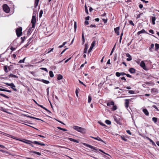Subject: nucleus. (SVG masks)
Instances as JSON below:
<instances>
[{
    "mask_svg": "<svg viewBox=\"0 0 159 159\" xmlns=\"http://www.w3.org/2000/svg\"><path fill=\"white\" fill-rule=\"evenodd\" d=\"M0 95L2 97L6 98H9V97H8L7 96L4 95V94H2V93H0Z\"/></svg>",
    "mask_w": 159,
    "mask_h": 159,
    "instance_id": "4c0bfd02",
    "label": "nucleus"
},
{
    "mask_svg": "<svg viewBox=\"0 0 159 159\" xmlns=\"http://www.w3.org/2000/svg\"><path fill=\"white\" fill-rule=\"evenodd\" d=\"M115 45H116V44L115 45V46L114 47V48L112 49V50L111 51V53L110 54V55H112V53L114 51V48H115Z\"/></svg>",
    "mask_w": 159,
    "mask_h": 159,
    "instance_id": "c03bdc74",
    "label": "nucleus"
},
{
    "mask_svg": "<svg viewBox=\"0 0 159 159\" xmlns=\"http://www.w3.org/2000/svg\"><path fill=\"white\" fill-rule=\"evenodd\" d=\"M143 111L146 116H148L149 114L147 109H143Z\"/></svg>",
    "mask_w": 159,
    "mask_h": 159,
    "instance_id": "dca6fc26",
    "label": "nucleus"
},
{
    "mask_svg": "<svg viewBox=\"0 0 159 159\" xmlns=\"http://www.w3.org/2000/svg\"><path fill=\"white\" fill-rule=\"evenodd\" d=\"M140 65L143 69L146 70L145 64L143 61H141Z\"/></svg>",
    "mask_w": 159,
    "mask_h": 159,
    "instance_id": "6e6552de",
    "label": "nucleus"
},
{
    "mask_svg": "<svg viewBox=\"0 0 159 159\" xmlns=\"http://www.w3.org/2000/svg\"><path fill=\"white\" fill-rule=\"evenodd\" d=\"M125 107L127 108L129 107V100L126 99H125Z\"/></svg>",
    "mask_w": 159,
    "mask_h": 159,
    "instance_id": "ddd939ff",
    "label": "nucleus"
},
{
    "mask_svg": "<svg viewBox=\"0 0 159 159\" xmlns=\"http://www.w3.org/2000/svg\"><path fill=\"white\" fill-rule=\"evenodd\" d=\"M4 70L6 72H8V71L7 69V66H4Z\"/></svg>",
    "mask_w": 159,
    "mask_h": 159,
    "instance_id": "e433bc0d",
    "label": "nucleus"
},
{
    "mask_svg": "<svg viewBox=\"0 0 159 159\" xmlns=\"http://www.w3.org/2000/svg\"><path fill=\"white\" fill-rule=\"evenodd\" d=\"M36 22V16H33L31 21V23L32 24V28H34L35 27Z\"/></svg>",
    "mask_w": 159,
    "mask_h": 159,
    "instance_id": "7ed1b4c3",
    "label": "nucleus"
},
{
    "mask_svg": "<svg viewBox=\"0 0 159 159\" xmlns=\"http://www.w3.org/2000/svg\"><path fill=\"white\" fill-rule=\"evenodd\" d=\"M152 107L154 108H155V109L158 110V108L155 105H153V106H152Z\"/></svg>",
    "mask_w": 159,
    "mask_h": 159,
    "instance_id": "338daca9",
    "label": "nucleus"
},
{
    "mask_svg": "<svg viewBox=\"0 0 159 159\" xmlns=\"http://www.w3.org/2000/svg\"><path fill=\"white\" fill-rule=\"evenodd\" d=\"M105 123L107 125H111V121L109 120H106V121H105Z\"/></svg>",
    "mask_w": 159,
    "mask_h": 159,
    "instance_id": "2f4dec72",
    "label": "nucleus"
},
{
    "mask_svg": "<svg viewBox=\"0 0 159 159\" xmlns=\"http://www.w3.org/2000/svg\"><path fill=\"white\" fill-rule=\"evenodd\" d=\"M32 143L36 144H39L40 145L42 146H44L45 145V144L43 143H40L39 142L37 141H34L33 142H31Z\"/></svg>",
    "mask_w": 159,
    "mask_h": 159,
    "instance_id": "1a4fd4ad",
    "label": "nucleus"
},
{
    "mask_svg": "<svg viewBox=\"0 0 159 159\" xmlns=\"http://www.w3.org/2000/svg\"><path fill=\"white\" fill-rule=\"evenodd\" d=\"M92 100L91 97L90 95H89L88 96V102L90 103Z\"/></svg>",
    "mask_w": 159,
    "mask_h": 159,
    "instance_id": "c9c22d12",
    "label": "nucleus"
},
{
    "mask_svg": "<svg viewBox=\"0 0 159 159\" xmlns=\"http://www.w3.org/2000/svg\"><path fill=\"white\" fill-rule=\"evenodd\" d=\"M73 129L78 131L82 133H84L85 132V129L78 126H74L73 127Z\"/></svg>",
    "mask_w": 159,
    "mask_h": 159,
    "instance_id": "f03ea898",
    "label": "nucleus"
},
{
    "mask_svg": "<svg viewBox=\"0 0 159 159\" xmlns=\"http://www.w3.org/2000/svg\"><path fill=\"white\" fill-rule=\"evenodd\" d=\"M128 92L129 93L131 94H133L134 93V91L132 90H129Z\"/></svg>",
    "mask_w": 159,
    "mask_h": 159,
    "instance_id": "49530a36",
    "label": "nucleus"
},
{
    "mask_svg": "<svg viewBox=\"0 0 159 159\" xmlns=\"http://www.w3.org/2000/svg\"><path fill=\"white\" fill-rule=\"evenodd\" d=\"M117 109V107L116 105H114L111 108V110L112 111H114Z\"/></svg>",
    "mask_w": 159,
    "mask_h": 159,
    "instance_id": "4be33fe9",
    "label": "nucleus"
},
{
    "mask_svg": "<svg viewBox=\"0 0 159 159\" xmlns=\"http://www.w3.org/2000/svg\"><path fill=\"white\" fill-rule=\"evenodd\" d=\"M49 75L51 77H53L54 76V74L52 71H50L49 72Z\"/></svg>",
    "mask_w": 159,
    "mask_h": 159,
    "instance_id": "a878e982",
    "label": "nucleus"
},
{
    "mask_svg": "<svg viewBox=\"0 0 159 159\" xmlns=\"http://www.w3.org/2000/svg\"><path fill=\"white\" fill-rule=\"evenodd\" d=\"M149 32L150 33H152V34H154V32L153 30H149Z\"/></svg>",
    "mask_w": 159,
    "mask_h": 159,
    "instance_id": "5fc2aeb1",
    "label": "nucleus"
},
{
    "mask_svg": "<svg viewBox=\"0 0 159 159\" xmlns=\"http://www.w3.org/2000/svg\"><path fill=\"white\" fill-rule=\"evenodd\" d=\"M152 92H154L156 93H158V90L156 89H152Z\"/></svg>",
    "mask_w": 159,
    "mask_h": 159,
    "instance_id": "c756f323",
    "label": "nucleus"
},
{
    "mask_svg": "<svg viewBox=\"0 0 159 159\" xmlns=\"http://www.w3.org/2000/svg\"><path fill=\"white\" fill-rule=\"evenodd\" d=\"M120 30L119 27H117L114 28V31L116 33L117 35H119L120 34V32L119 31Z\"/></svg>",
    "mask_w": 159,
    "mask_h": 159,
    "instance_id": "9d476101",
    "label": "nucleus"
},
{
    "mask_svg": "<svg viewBox=\"0 0 159 159\" xmlns=\"http://www.w3.org/2000/svg\"><path fill=\"white\" fill-rule=\"evenodd\" d=\"M136 70L133 68H131L129 69V71L131 74L134 73Z\"/></svg>",
    "mask_w": 159,
    "mask_h": 159,
    "instance_id": "2eb2a0df",
    "label": "nucleus"
},
{
    "mask_svg": "<svg viewBox=\"0 0 159 159\" xmlns=\"http://www.w3.org/2000/svg\"><path fill=\"white\" fill-rule=\"evenodd\" d=\"M3 9L4 11L7 13H8L10 11L9 7L6 4H4L3 5Z\"/></svg>",
    "mask_w": 159,
    "mask_h": 159,
    "instance_id": "39448f33",
    "label": "nucleus"
},
{
    "mask_svg": "<svg viewBox=\"0 0 159 159\" xmlns=\"http://www.w3.org/2000/svg\"><path fill=\"white\" fill-rule=\"evenodd\" d=\"M126 75L127 77H128L129 78H131L132 77V76L129 74H126V75Z\"/></svg>",
    "mask_w": 159,
    "mask_h": 159,
    "instance_id": "bf43d9fd",
    "label": "nucleus"
},
{
    "mask_svg": "<svg viewBox=\"0 0 159 159\" xmlns=\"http://www.w3.org/2000/svg\"><path fill=\"white\" fill-rule=\"evenodd\" d=\"M21 141L24 143H25L26 144H29V143H29V142H31L30 140H26V139L24 140V141Z\"/></svg>",
    "mask_w": 159,
    "mask_h": 159,
    "instance_id": "cd10ccee",
    "label": "nucleus"
},
{
    "mask_svg": "<svg viewBox=\"0 0 159 159\" xmlns=\"http://www.w3.org/2000/svg\"><path fill=\"white\" fill-rule=\"evenodd\" d=\"M156 20V18L155 17H152V24L153 25H154L155 24V21Z\"/></svg>",
    "mask_w": 159,
    "mask_h": 159,
    "instance_id": "412c9836",
    "label": "nucleus"
},
{
    "mask_svg": "<svg viewBox=\"0 0 159 159\" xmlns=\"http://www.w3.org/2000/svg\"><path fill=\"white\" fill-rule=\"evenodd\" d=\"M142 33H146V34H150L148 33V32H146L144 29H142L141 30L139 31L137 33V34L139 35L140 34H142Z\"/></svg>",
    "mask_w": 159,
    "mask_h": 159,
    "instance_id": "f8f14e48",
    "label": "nucleus"
},
{
    "mask_svg": "<svg viewBox=\"0 0 159 159\" xmlns=\"http://www.w3.org/2000/svg\"><path fill=\"white\" fill-rule=\"evenodd\" d=\"M10 49L12 50V51H14L16 49V48H13V47H11Z\"/></svg>",
    "mask_w": 159,
    "mask_h": 159,
    "instance_id": "13d9d810",
    "label": "nucleus"
},
{
    "mask_svg": "<svg viewBox=\"0 0 159 159\" xmlns=\"http://www.w3.org/2000/svg\"><path fill=\"white\" fill-rule=\"evenodd\" d=\"M154 47V45L152 43L150 46V47L149 48V49L150 50L152 48Z\"/></svg>",
    "mask_w": 159,
    "mask_h": 159,
    "instance_id": "09e8293b",
    "label": "nucleus"
},
{
    "mask_svg": "<svg viewBox=\"0 0 159 159\" xmlns=\"http://www.w3.org/2000/svg\"><path fill=\"white\" fill-rule=\"evenodd\" d=\"M116 75L117 77H120L121 75L120 73L116 72Z\"/></svg>",
    "mask_w": 159,
    "mask_h": 159,
    "instance_id": "ea45409f",
    "label": "nucleus"
},
{
    "mask_svg": "<svg viewBox=\"0 0 159 159\" xmlns=\"http://www.w3.org/2000/svg\"><path fill=\"white\" fill-rule=\"evenodd\" d=\"M41 69H42L45 71H46V72H48V70L47 69V68H40Z\"/></svg>",
    "mask_w": 159,
    "mask_h": 159,
    "instance_id": "3c124183",
    "label": "nucleus"
},
{
    "mask_svg": "<svg viewBox=\"0 0 159 159\" xmlns=\"http://www.w3.org/2000/svg\"><path fill=\"white\" fill-rule=\"evenodd\" d=\"M93 48L91 47H90L89 49V51H88V53H90L92 51V49H93Z\"/></svg>",
    "mask_w": 159,
    "mask_h": 159,
    "instance_id": "6e6d98bb",
    "label": "nucleus"
},
{
    "mask_svg": "<svg viewBox=\"0 0 159 159\" xmlns=\"http://www.w3.org/2000/svg\"><path fill=\"white\" fill-rule=\"evenodd\" d=\"M22 28L21 27H20L16 30V33L18 37H20L21 35L22 34Z\"/></svg>",
    "mask_w": 159,
    "mask_h": 159,
    "instance_id": "20e7f679",
    "label": "nucleus"
},
{
    "mask_svg": "<svg viewBox=\"0 0 159 159\" xmlns=\"http://www.w3.org/2000/svg\"><path fill=\"white\" fill-rule=\"evenodd\" d=\"M37 80L40 81H41L43 83L46 84H48L49 83V81L43 80V79H42L41 80H39V79H37Z\"/></svg>",
    "mask_w": 159,
    "mask_h": 159,
    "instance_id": "f3484780",
    "label": "nucleus"
},
{
    "mask_svg": "<svg viewBox=\"0 0 159 159\" xmlns=\"http://www.w3.org/2000/svg\"><path fill=\"white\" fill-rule=\"evenodd\" d=\"M114 119H115V121L116 122L117 124H119V120H118L116 119V117L114 118Z\"/></svg>",
    "mask_w": 159,
    "mask_h": 159,
    "instance_id": "680f3d73",
    "label": "nucleus"
},
{
    "mask_svg": "<svg viewBox=\"0 0 159 159\" xmlns=\"http://www.w3.org/2000/svg\"><path fill=\"white\" fill-rule=\"evenodd\" d=\"M88 45L87 44H85V48L84 49V53H86L88 49Z\"/></svg>",
    "mask_w": 159,
    "mask_h": 159,
    "instance_id": "6ab92c4d",
    "label": "nucleus"
},
{
    "mask_svg": "<svg viewBox=\"0 0 159 159\" xmlns=\"http://www.w3.org/2000/svg\"><path fill=\"white\" fill-rule=\"evenodd\" d=\"M107 106H109L110 105L114 106V102L113 101H111V102H108L107 103Z\"/></svg>",
    "mask_w": 159,
    "mask_h": 159,
    "instance_id": "aec40b11",
    "label": "nucleus"
},
{
    "mask_svg": "<svg viewBox=\"0 0 159 159\" xmlns=\"http://www.w3.org/2000/svg\"><path fill=\"white\" fill-rule=\"evenodd\" d=\"M126 132L129 134L130 135H131V133L129 130H126Z\"/></svg>",
    "mask_w": 159,
    "mask_h": 159,
    "instance_id": "864d4df0",
    "label": "nucleus"
},
{
    "mask_svg": "<svg viewBox=\"0 0 159 159\" xmlns=\"http://www.w3.org/2000/svg\"><path fill=\"white\" fill-rule=\"evenodd\" d=\"M5 84L7 85L10 86L11 89H12L14 91H16L17 90L15 88L16 87L15 85L13 83L9 84L8 83H6Z\"/></svg>",
    "mask_w": 159,
    "mask_h": 159,
    "instance_id": "423d86ee",
    "label": "nucleus"
},
{
    "mask_svg": "<svg viewBox=\"0 0 159 159\" xmlns=\"http://www.w3.org/2000/svg\"><path fill=\"white\" fill-rule=\"evenodd\" d=\"M31 152L34 153H35L38 155H39V156L41 155V153L39 152H35V151H31Z\"/></svg>",
    "mask_w": 159,
    "mask_h": 159,
    "instance_id": "f704fd0d",
    "label": "nucleus"
},
{
    "mask_svg": "<svg viewBox=\"0 0 159 159\" xmlns=\"http://www.w3.org/2000/svg\"><path fill=\"white\" fill-rule=\"evenodd\" d=\"M147 139H148L151 143H152V144L153 145L156 146L155 143L151 139H150V138H149L148 137H147Z\"/></svg>",
    "mask_w": 159,
    "mask_h": 159,
    "instance_id": "a211bd4d",
    "label": "nucleus"
},
{
    "mask_svg": "<svg viewBox=\"0 0 159 159\" xmlns=\"http://www.w3.org/2000/svg\"><path fill=\"white\" fill-rule=\"evenodd\" d=\"M120 74L121 75H126V74L124 72H120Z\"/></svg>",
    "mask_w": 159,
    "mask_h": 159,
    "instance_id": "0e129e2a",
    "label": "nucleus"
},
{
    "mask_svg": "<svg viewBox=\"0 0 159 159\" xmlns=\"http://www.w3.org/2000/svg\"><path fill=\"white\" fill-rule=\"evenodd\" d=\"M157 118L156 117H153L152 118V121L156 123L157 121Z\"/></svg>",
    "mask_w": 159,
    "mask_h": 159,
    "instance_id": "bb28decb",
    "label": "nucleus"
},
{
    "mask_svg": "<svg viewBox=\"0 0 159 159\" xmlns=\"http://www.w3.org/2000/svg\"><path fill=\"white\" fill-rule=\"evenodd\" d=\"M32 28H30L29 30H28V34H30L31 32L32 31Z\"/></svg>",
    "mask_w": 159,
    "mask_h": 159,
    "instance_id": "79ce46f5",
    "label": "nucleus"
},
{
    "mask_svg": "<svg viewBox=\"0 0 159 159\" xmlns=\"http://www.w3.org/2000/svg\"><path fill=\"white\" fill-rule=\"evenodd\" d=\"M121 139L123 140H124L125 141H127V139H126L125 137L121 136Z\"/></svg>",
    "mask_w": 159,
    "mask_h": 159,
    "instance_id": "37998d69",
    "label": "nucleus"
},
{
    "mask_svg": "<svg viewBox=\"0 0 159 159\" xmlns=\"http://www.w3.org/2000/svg\"><path fill=\"white\" fill-rule=\"evenodd\" d=\"M126 55L127 57H129L128 58H127V61H131L132 60L131 57L129 54L128 53H126Z\"/></svg>",
    "mask_w": 159,
    "mask_h": 159,
    "instance_id": "4468645a",
    "label": "nucleus"
},
{
    "mask_svg": "<svg viewBox=\"0 0 159 159\" xmlns=\"http://www.w3.org/2000/svg\"><path fill=\"white\" fill-rule=\"evenodd\" d=\"M75 93H76V96H77V97H78V90L77 89H76V91H75Z\"/></svg>",
    "mask_w": 159,
    "mask_h": 159,
    "instance_id": "052dcab7",
    "label": "nucleus"
},
{
    "mask_svg": "<svg viewBox=\"0 0 159 159\" xmlns=\"http://www.w3.org/2000/svg\"><path fill=\"white\" fill-rule=\"evenodd\" d=\"M82 39H84V32L83 31L82 34Z\"/></svg>",
    "mask_w": 159,
    "mask_h": 159,
    "instance_id": "4d7b16f0",
    "label": "nucleus"
},
{
    "mask_svg": "<svg viewBox=\"0 0 159 159\" xmlns=\"http://www.w3.org/2000/svg\"><path fill=\"white\" fill-rule=\"evenodd\" d=\"M98 123L100 124L102 126H106V125L105 124H103V123L101 122H99Z\"/></svg>",
    "mask_w": 159,
    "mask_h": 159,
    "instance_id": "8fccbe9b",
    "label": "nucleus"
},
{
    "mask_svg": "<svg viewBox=\"0 0 159 159\" xmlns=\"http://www.w3.org/2000/svg\"><path fill=\"white\" fill-rule=\"evenodd\" d=\"M30 44V43L29 42V41H28V42L24 46V47H26L29 46Z\"/></svg>",
    "mask_w": 159,
    "mask_h": 159,
    "instance_id": "603ef678",
    "label": "nucleus"
},
{
    "mask_svg": "<svg viewBox=\"0 0 159 159\" xmlns=\"http://www.w3.org/2000/svg\"><path fill=\"white\" fill-rule=\"evenodd\" d=\"M90 137L93 139H94L95 140H97L98 141H101L103 143H104L105 144H106V143L104 141H103V140H102L98 136H97V137H94L93 136H90Z\"/></svg>",
    "mask_w": 159,
    "mask_h": 159,
    "instance_id": "0eeeda50",
    "label": "nucleus"
},
{
    "mask_svg": "<svg viewBox=\"0 0 159 159\" xmlns=\"http://www.w3.org/2000/svg\"><path fill=\"white\" fill-rule=\"evenodd\" d=\"M26 39V38L25 37V36H24L23 37H21V43H23V42H24V40Z\"/></svg>",
    "mask_w": 159,
    "mask_h": 159,
    "instance_id": "72a5a7b5",
    "label": "nucleus"
},
{
    "mask_svg": "<svg viewBox=\"0 0 159 159\" xmlns=\"http://www.w3.org/2000/svg\"><path fill=\"white\" fill-rule=\"evenodd\" d=\"M155 50H157L159 48V44L155 43Z\"/></svg>",
    "mask_w": 159,
    "mask_h": 159,
    "instance_id": "b1692460",
    "label": "nucleus"
},
{
    "mask_svg": "<svg viewBox=\"0 0 159 159\" xmlns=\"http://www.w3.org/2000/svg\"><path fill=\"white\" fill-rule=\"evenodd\" d=\"M129 23L131 25H132L133 26H134V23H133L132 21V20H129Z\"/></svg>",
    "mask_w": 159,
    "mask_h": 159,
    "instance_id": "de8ad7c7",
    "label": "nucleus"
},
{
    "mask_svg": "<svg viewBox=\"0 0 159 159\" xmlns=\"http://www.w3.org/2000/svg\"><path fill=\"white\" fill-rule=\"evenodd\" d=\"M9 76L12 78H17L18 76L15 75L11 74H10Z\"/></svg>",
    "mask_w": 159,
    "mask_h": 159,
    "instance_id": "5701e85b",
    "label": "nucleus"
},
{
    "mask_svg": "<svg viewBox=\"0 0 159 159\" xmlns=\"http://www.w3.org/2000/svg\"><path fill=\"white\" fill-rule=\"evenodd\" d=\"M85 12L87 14H88V9L87 8V7L86 5L85 6Z\"/></svg>",
    "mask_w": 159,
    "mask_h": 159,
    "instance_id": "a18cd8bd",
    "label": "nucleus"
},
{
    "mask_svg": "<svg viewBox=\"0 0 159 159\" xmlns=\"http://www.w3.org/2000/svg\"><path fill=\"white\" fill-rule=\"evenodd\" d=\"M120 79L121 80H124L125 81H126V79L124 77H122L120 78Z\"/></svg>",
    "mask_w": 159,
    "mask_h": 159,
    "instance_id": "69168bd1",
    "label": "nucleus"
},
{
    "mask_svg": "<svg viewBox=\"0 0 159 159\" xmlns=\"http://www.w3.org/2000/svg\"><path fill=\"white\" fill-rule=\"evenodd\" d=\"M63 78L62 76L60 74H59L57 76V79L58 80H61Z\"/></svg>",
    "mask_w": 159,
    "mask_h": 159,
    "instance_id": "393cba45",
    "label": "nucleus"
},
{
    "mask_svg": "<svg viewBox=\"0 0 159 159\" xmlns=\"http://www.w3.org/2000/svg\"><path fill=\"white\" fill-rule=\"evenodd\" d=\"M35 2L34 3V6L35 7L38 6L39 0H35Z\"/></svg>",
    "mask_w": 159,
    "mask_h": 159,
    "instance_id": "c85d7f7f",
    "label": "nucleus"
},
{
    "mask_svg": "<svg viewBox=\"0 0 159 159\" xmlns=\"http://www.w3.org/2000/svg\"><path fill=\"white\" fill-rule=\"evenodd\" d=\"M95 41H93L91 43V46L90 47L93 48L95 45Z\"/></svg>",
    "mask_w": 159,
    "mask_h": 159,
    "instance_id": "473e14b6",
    "label": "nucleus"
},
{
    "mask_svg": "<svg viewBox=\"0 0 159 159\" xmlns=\"http://www.w3.org/2000/svg\"><path fill=\"white\" fill-rule=\"evenodd\" d=\"M26 58V57H25L22 60H20L19 61V63H24L25 61V59Z\"/></svg>",
    "mask_w": 159,
    "mask_h": 159,
    "instance_id": "7c9ffc66",
    "label": "nucleus"
},
{
    "mask_svg": "<svg viewBox=\"0 0 159 159\" xmlns=\"http://www.w3.org/2000/svg\"><path fill=\"white\" fill-rule=\"evenodd\" d=\"M79 82L81 84L83 85H84V86H86V85H85L83 82H82V81H81L80 80H79Z\"/></svg>",
    "mask_w": 159,
    "mask_h": 159,
    "instance_id": "e2e57ef3",
    "label": "nucleus"
},
{
    "mask_svg": "<svg viewBox=\"0 0 159 159\" xmlns=\"http://www.w3.org/2000/svg\"><path fill=\"white\" fill-rule=\"evenodd\" d=\"M104 21V23H106L107 22V19H102Z\"/></svg>",
    "mask_w": 159,
    "mask_h": 159,
    "instance_id": "774afa93",
    "label": "nucleus"
},
{
    "mask_svg": "<svg viewBox=\"0 0 159 159\" xmlns=\"http://www.w3.org/2000/svg\"><path fill=\"white\" fill-rule=\"evenodd\" d=\"M43 13V11L42 10H41L40 11L39 13V17H41L42 16Z\"/></svg>",
    "mask_w": 159,
    "mask_h": 159,
    "instance_id": "a19ab883",
    "label": "nucleus"
},
{
    "mask_svg": "<svg viewBox=\"0 0 159 159\" xmlns=\"http://www.w3.org/2000/svg\"><path fill=\"white\" fill-rule=\"evenodd\" d=\"M24 116H26V117H29V118H32L35 119H36V120H41L43 121V120H41V119H39V118H35V117H33V116H30L28 115H26V114H24Z\"/></svg>",
    "mask_w": 159,
    "mask_h": 159,
    "instance_id": "9b49d317",
    "label": "nucleus"
},
{
    "mask_svg": "<svg viewBox=\"0 0 159 159\" xmlns=\"http://www.w3.org/2000/svg\"><path fill=\"white\" fill-rule=\"evenodd\" d=\"M83 144L84 145V146H85L86 147L89 148L94 150H96L97 151H98H98L101 152L103 153H104L105 154V153H106L105 152H103L102 150H101V149H98L97 148L93 146L87 144L85 143H83Z\"/></svg>",
    "mask_w": 159,
    "mask_h": 159,
    "instance_id": "f257e3e1",
    "label": "nucleus"
},
{
    "mask_svg": "<svg viewBox=\"0 0 159 159\" xmlns=\"http://www.w3.org/2000/svg\"><path fill=\"white\" fill-rule=\"evenodd\" d=\"M76 28H77L76 22L75 21L74 25V28L75 32L76 31Z\"/></svg>",
    "mask_w": 159,
    "mask_h": 159,
    "instance_id": "58836bf2",
    "label": "nucleus"
}]
</instances>
